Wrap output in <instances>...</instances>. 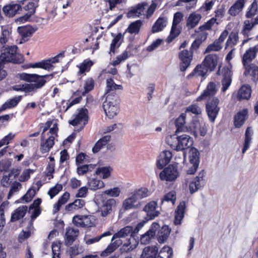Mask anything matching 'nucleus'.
<instances>
[{"instance_id":"24","label":"nucleus","mask_w":258,"mask_h":258,"mask_svg":"<svg viewBox=\"0 0 258 258\" xmlns=\"http://www.w3.org/2000/svg\"><path fill=\"white\" fill-rule=\"evenodd\" d=\"M156 203L152 201L147 204L144 208V211L146 212L149 219H153L158 216L159 212L156 210Z\"/></svg>"},{"instance_id":"9","label":"nucleus","mask_w":258,"mask_h":258,"mask_svg":"<svg viewBox=\"0 0 258 258\" xmlns=\"http://www.w3.org/2000/svg\"><path fill=\"white\" fill-rule=\"evenodd\" d=\"M205 172L202 170L198 175L189 183V189L190 194H192L202 189L205 184Z\"/></svg>"},{"instance_id":"47","label":"nucleus","mask_w":258,"mask_h":258,"mask_svg":"<svg viewBox=\"0 0 258 258\" xmlns=\"http://www.w3.org/2000/svg\"><path fill=\"white\" fill-rule=\"evenodd\" d=\"M70 194L68 192H66L62 195L58 200L57 203L54 205L53 207L54 213L57 212L59 210L60 207L68 202Z\"/></svg>"},{"instance_id":"39","label":"nucleus","mask_w":258,"mask_h":258,"mask_svg":"<svg viewBox=\"0 0 258 258\" xmlns=\"http://www.w3.org/2000/svg\"><path fill=\"white\" fill-rule=\"evenodd\" d=\"M171 230L167 225L163 226L159 231L158 234V240L159 243H162L166 241L170 233Z\"/></svg>"},{"instance_id":"48","label":"nucleus","mask_w":258,"mask_h":258,"mask_svg":"<svg viewBox=\"0 0 258 258\" xmlns=\"http://www.w3.org/2000/svg\"><path fill=\"white\" fill-rule=\"evenodd\" d=\"M167 20L165 18H159L152 27L153 33L161 31L166 26Z\"/></svg>"},{"instance_id":"12","label":"nucleus","mask_w":258,"mask_h":258,"mask_svg":"<svg viewBox=\"0 0 258 258\" xmlns=\"http://www.w3.org/2000/svg\"><path fill=\"white\" fill-rule=\"evenodd\" d=\"M18 47L16 45L11 46L5 49L0 55V67L5 62H11L14 60L17 53Z\"/></svg>"},{"instance_id":"29","label":"nucleus","mask_w":258,"mask_h":258,"mask_svg":"<svg viewBox=\"0 0 258 258\" xmlns=\"http://www.w3.org/2000/svg\"><path fill=\"white\" fill-rule=\"evenodd\" d=\"M111 243L101 252V255L102 256H107L122 243V241L120 238L115 239L113 241L111 239Z\"/></svg>"},{"instance_id":"20","label":"nucleus","mask_w":258,"mask_h":258,"mask_svg":"<svg viewBox=\"0 0 258 258\" xmlns=\"http://www.w3.org/2000/svg\"><path fill=\"white\" fill-rule=\"evenodd\" d=\"M172 154L169 151H164L160 153L157 162V166L159 169H162L164 166L169 163L172 158Z\"/></svg>"},{"instance_id":"63","label":"nucleus","mask_w":258,"mask_h":258,"mask_svg":"<svg viewBox=\"0 0 258 258\" xmlns=\"http://www.w3.org/2000/svg\"><path fill=\"white\" fill-rule=\"evenodd\" d=\"M222 48V44H220L216 40L214 42L208 46L205 50V53H209L211 51H218L220 50Z\"/></svg>"},{"instance_id":"51","label":"nucleus","mask_w":258,"mask_h":258,"mask_svg":"<svg viewBox=\"0 0 258 258\" xmlns=\"http://www.w3.org/2000/svg\"><path fill=\"white\" fill-rule=\"evenodd\" d=\"M207 37V34L205 32H202L193 42L191 49L197 50L200 47L201 43L206 40Z\"/></svg>"},{"instance_id":"13","label":"nucleus","mask_w":258,"mask_h":258,"mask_svg":"<svg viewBox=\"0 0 258 258\" xmlns=\"http://www.w3.org/2000/svg\"><path fill=\"white\" fill-rule=\"evenodd\" d=\"M192 52L187 50H184L179 54V57L181 62L180 64V69L182 72L185 71L189 66L192 60Z\"/></svg>"},{"instance_id":"62","label":"nucleus","mask_w":258,"mask_h":258,"mask_svg":"<svg viewBox=\"0 0 258 258\" xmlns=\"http://www.w3.org/2000/svg\"><path fill=\"white\" fill-rule=\"evenodd\" d=\"M93 63L91 60H84L80 67V70L78 72L79 74H84L85 72H88Z\"/></svg>"},{"instance_id":"26","label":"nucleus","mask_w":258,"mask_h":258,"mask_svg":"<svg viewBox=\"0 0 258 258\" xmlns=\"http://www.w3.org/2000/svg\"><path fill=\"white\" fill-rule=\"evenodd\" d=\"M147 4L146 3H142L139 4L137 7L136 9L130 11L127 13V17H139L142 15H145L146 13V9L147 7Z\"/></svg>"},{"instance_id":"59","label":"nucleus","mask_w":258,"mask_h":258,"mask_svg":"<svg viewBox=\"0 0 258 258\" xmlns=\"http://www.w3.org/2000/svg\"><path fill=\"white\" fill-rule=\"evenodd\" d=\"M128 48H127L126 50L122 53L121 54L117 56L116 59L113 61L112 62V64L113 66H116L120 63L122 61L125 60L128 58L129 55L131 54L130 50H128Z\"/></svg>"},{"instance_id":"2","label":"nucleus","mask_w":258,"mask_h":258,"mask_svg":"<svg viewBox=\"0 0 258 258\" xmlns=\"http://www.w3.org/2000/svg\"><path fill=\"white\" fill-rule=\"evenodd\" d=\"M166 140L167 143L177 151H183L193 145L192 138L185 134L178 136L175 133L167 137Z\"/></svg>"},{"instance_id":"54","label":"nucleus","mask_w":258,"mask_h":258,"mask_svg":"<svg viewBox=\"0 0 258 258\" xmlns=\"http://www.w3.org/2000/svg\"><path fill=\"white\" fill-rule=\"evenodd\" d=\"M38 2L39 0H33L25 6V10L28 11L27 14L32 16L35 13L36 9L38 6Z\"/></svg>"},{"instance_id":"35","label":"nucleus","mask_w":258,"mask_h":258,"mask_svg":"<svg viewBox=\"0 0 258 258\" xmlns=\"http://www.w3.org/2000/svg\"><path fill=\"white\" fill-rule=\"evenodd\" d=\"M115 200L113 199L108 200L101 208V216L105 217L109 214L112 211V207L115 206Z\"/></svg>"},{"instance_id":"11","label":"nucleus","mask_w":258,"mask_h":258,"mask_svg":"<svg viewBox=\"0 0 258 258\" xmlns=\"http://www.w3.org/2000/svg\"><path fill=\"white\" fill-rule=\"evenodd\" d=\"M254 26L253 23L249 20H246L243 22L242 29L240 32L241 34L245 38L242 40V45H244L248 40L252 39L253 37L252 30Z\"/></svg>"},{"instance_id":"50","label":"nucleus","mask_w":258,"mask_h":258,"mask_svg":"<svg viewBox=\"0 0 258 258\" xmlns=\"http://www.w3.org/2000/svg\"><path fill=\"white\" fill-rule=\"evenodd\" d=\"M132 194L135 199L138 201L148 197L150 195L149 190L146 188H141L138 190H135Z\"/></svg>"},{"instance_id":"18","label":"nucleus","mask_w":258,"mask_h":258,"mask_svg":"<svg viewBox=\"0 0 258 258\" xmlns=\"http://www.w3.org/2000/svg\"><path fill=\"white\" fill-rule=\"evenodd\" d=\"M79 231L78 228L69 227L66 229L64 236V244L66 246L71 245L76 239L79 235Z\"/></svg>"},{"instance_id":"21","label":"nucleus","mask_w":258,"mask_h":258,"mask_svg":"<svg viewBox=\"0 0 258 258\" xmlns=\"http://www.w3.org/2000/svg\"><path fill=\"white\" fill-rule=\"evenodd\" d=\"M186 208L185 202H181L177 206L175 211L174 223L175 225L181 224V220L183 219Z\"/></svg>"},{"instance_id":"10","label":"nucleus","mask_w":258,"mask_h":258,"mask_svg":"<svg viewBox=\"0 0 258 258\" xmlns=\"http://www.w3.org/2000/svg\"><path fill=\"white\" fill-rule=\"evenodd\" d=\"M88 110L86 108H81L78 110V113L76 115L75 118L69 120L70 124L75 126L78 124L82 125L81 130L86 124L88 120Z\"/></svg>"},{"instance_id":"37","label":"nucleus","mask_w":258,"mask_h":258,"mask_svg":"<svg viewBox=\"0 0 258 258\" xmlns=\"http://www.w3.org/2000/svg\"><path fill=\"white\" fill-rule=\"evenodd\" d=\"M112 233L108 231L104 232L102 234L99 236H97L95 237L89 238L85 240V243L88 244H92L94 243L98 242L99 240L103 239V241H106L109 240V238H107V237L111 236Z\"/></svg>"},{"instance_id":"25","label":"nucleus","mask_w":258,"mask_h":258,"mask_svg":"<svg viewBox=\"0 0 258 258\" xmlns=\"http://www.w3.org/2000/svg\"><path fill=\"white\" fill-rule=\"evenodd\" d=\"M186 119V113H181L175 120L176 130V134L180 132H184L188 131V126L185 125Z\"/></svg>"},{"instance_id":"22","label":"nucleus","mask_w":258,"mask_h":258,"mask_svg":"<svg viewBox=\"0 0 258 258\" xmlns=\"http://www.w3.org/2000/svg\"><path fill=\"white\" fill-rule=\"evenodd\" d=\"M245 2L246 0H237L229 9L228 14L233 17L237 16L242 11Z\"/></svg>"},{"instance_id":"6","label":"nucleus","mask_w":258,"mask_h":258,"mask_svg":"<svg viewBox=\"0 0 258 258\" xmlns=\"http://www.w3.org/2000/svg\"><path fill=\"white\" fill-rule=\"evenodd\" d=\"M179 176L177 165H169L167 167L162 170L159 177L161 180L167 181H174Z\"/></svg>"},{"instance_id":"27","label":"nucleus","mask_w":258,"mask_h":258,"mask_svg":"<svg viewBox=\"0 0 258 258\" xmlns=\"http://www.w3.org/2000/svg\"><path fill=\"white\" fill-rule=\"evenodd\" d=\"M248 110L247 109H243L239 111L234 116V125L236 127H241L244 123L247 118Z\"/></svg>"},{"instance_id":"45","label":"nucleus","mask_w":258,"mask_h":258,"mask_svg":"<svg viewBox=\"0 0 258 258\" xmlns=\"http://www.w3.org/2000/svg\"><path fill=\"white\" fill-rule=\"evenodd\" d=\"M199 120H194L188 126V131L186 132H191L195 136L197 137L199 134V128L202 124Z\"/></svg>"},{"instance_id":"40","label":"nucleus","mask_w":258,"mask_h":258,"mask_svg":"<svg viewBox=\"0 0 258 258\" xmlns=\"http://www.w3.org/2000/svg\"><path fill=\"white\" fill-rule=\"evenodd\" d=\"M122 86L120 85L116 84L113 79H108L106 80V91L105 94L115 93L116 90H121Z\"/></svg>"},{"instance_id":"4","label":"nucleus","mask_w":258,"mask_h":258,"mask_svg":"<svg viewBox=\"0 0 258 258\" xmlns=\"http://www.w3.org/2000/svg\"><path fill=\"white\" fill-rule=\"evenodd\" d=\"M231 69L232 65L230 63L227 66L222 67L220 66L218 68L217 75L222 77L221 84L222 87L221 91L223 92H225L231 84L232 76Z\"/></svg>"},{"instance_id":"60","label":"nucleus","mask_w":258,"mask_h":258,"mask_svg":"<svg viewBox=\"0 0 258 258\" xmlns=\"http://www.w3.org/2000/svg\"><path fill=\"white\" fill-rule=\"evenodd\" d=\"M22 188V184L17 181L14 182L10 186V189L8 195V199H10L15 193L18 192Z\"/></svg>"},{"instance_id":"46","label":"nucleus","mask_w":258,"mask_h":258,"mask_svg":"<svg viewBox=\"0 0 258 258\" xmlns=\"http://www.w3.org/2000/svg\"><path fill=\"white\" fill-rule=\"evenodd\" d=\"M105 96L106 99L103 104L119 105V97L116 93L105 94Z\"/></svg>"},{"instance_id":"61","label":"nucleus","mask_w":258,"mask_h":258,"mask_svg":"<svg viewBox=\"0 0 258 258\" xmlns=\"http://www.w3.org/2000/svg\"><path fill=\"white\" fill-rule=\"evenodd\" d=\"M155 236L153 231L148 230L146 233L142 235L141 237V242L143 244H147L149 243L152 238Z\"/></svg>"},{"instance_id":"53","label":"nucleus","mask_w":258,"mask_h":258,"mask_svg":"<svg viewBox=\"0 0 258 258\" xmlns=\"http://www.w3.org/2000/svg\"><path fill=\"white\" fill-rule=\"evenodd\" d=\"M111 168L107 167H102L96 170V174L99 175L102 178H107L110 176Z\"/></svg>"},{"instance_id":"42","label":"nucleus","mask_w":258,"mask_h":258,"mask_svg":"<svg viewBox=\"0 0 258 258\" xmlns=\"http://www.w3.org/2000/svg\"><path fill=\"white\" fill-rule=\"evenodd\" d=\"M238 33L237 31H232L229 35L228 39L226 42L225 49L228 47H233L238 41Z\"/></svg>"},{"instance_id":"32","label":"nucleus","mask_w":258,"mask_h":258,"mask_svg":"<svg viewBox=\"0 0 258 258\" xmlns=\"http://www.w3.org/2000/svg\"><path fill=\"white\" fill-rule=\"evenodd\" d=\"M208 71L207 68L202 63V64L198 65L188 77L189 78L191 77L204 78L207 75Z\"/></svg>"},{"instance_id":"28","label":"nucleus","mask_w":258,"mask_h":258,"mask_svg":"<svg viewBox=\"0 0 258 258\" xmlns=\"http://www.w3.org/2000/svg\"><path fill=\"white\" fill-rule=\"evenodd\" d=\"M137 200L134 196L132 195L125 199L122 203V208L124 211H127L132 209H137L141 207V204H135Z\"/></svg>"},{"instance_id":"64","label":"nucleus","mask_w":258,"mask_h":258,"mask_svg":"<svg viewBox=\"0 0 258 258\" xmlns=\"http://www.w3.org/2000/svg\"><path fill=\"white\" fill-rule=\"evenodd\" d=\"M51 249L53 256L52 258H60V243L59 242H54L52 243Z\"/></svg>"},{"instance_id":"16","label":"nucleus","mask_w":258,"mask_h":258,"mask_svg":"<svg viewBox=\"0 0 258 258\" xmlns=\"http://www.w3.org/2000/svg\"><path fill=\"white\" fill-rule=\"evenodd\" d=\"M258 52V44L254 46L250 47L246 50L242 57V63L243 66H246L255 58Z\"/></svg>"},{"instance_id":"5","label":"nucleus","mask_w":258,"mask_h":258,"mask_svg":"<svg viewBox=\"0 0 258 258\" xmlns=\"http://www.w3.org/2000/svg\"><path fill=\"white\" fill-rule=\"evenodd\" d=\"M64 53V52H62L51 58L43 60L34 63H30L28 64V68H41L47 71L51 70L54 68L52 64L58 62V58L63 57Z\"/></svg>"},{"instance_id":"43","label":"nucleus","mask_w":258,"mask_h":258,"mask_svg":"<svg viewBox=\"0 0 258 258\" xmlns=\"http://www.w3.org/2000/svg\"><path fill=\"white\" fill-rule=\"evenodd\" d=\"M22 96L15 97L13 99H10L6 101L2 106V110H4L7 109L11 108L16 106L21 101Z\"/></svg>"},{"instance_id":"34","label":"nucleus","mask_w":258,"mask_h":258,"mask_svg":"<svg viewBox=\"0 0 258 258\" xmlns=\"http://www.w3.org/2000/svg\"><path fill=\"white\" fill-rule=\"evenodd\" d=\"M201 15L199 14L193 13L189 15L187 21H186V27L188 29H191L196 27L198 25L199 21L201 19Z\"/></svg>"},{"instance_id":"44","label":"nucleus","mask_w":258,"mask_h":258,"mask_svg":"<svg viewBox=\"0 0 258 258\" xmlns=\"http://www.w3.org/2000/svg\"><path fill=\"white\" fill-rule=\"evenodd\" d=\"M252 135V131L250 127L246 128L245 133V139L243 148L242 150V153L244 154L246 151L249 148V145L251 141V136Z\"/></svg>"},{"instance_id":"19","label":"nucleus","mask_w":258,"mask_h":258,"mask_svg":"<svg viewBox=\"0 0 258 258\" xmlns=\"http://www.w3.org/2000/svg\"><path fill=\"white\" fill-rule=\"evenodd\" d=\"M217 55L210 54L205 57L202 63L210 72H213L217 66Z\"/></svg>"},{"instance_id":"57","label":"nucleus","mask_w":258,"mask_h":258,"mask_svg":"<svg viewBox=\"0 0 258 258\" xmlns=\"http://www.w3.org/2000/svg\"><path fill=\"white\" fill-rule=\"evenodd\" d=\"M128 48H127L126 50L122 53L121 54L117 56L116 59L113 61L112 62V64L113 66H116L120 63L122 61L125 60L128 58L129 55L131 54L130 50H128Z\"/></svg>"},{"instance_id":"56","label":"nucleus","mask_w":258,"mask_h":258,"mask_svg":"<svg viewBox=\"0 0 258 258\" xmlns=\"http://www.w3.org/2000/svg\"><path fill=\"white\" fill-rule=\"evenodd\" d=\"M141 24L142 22L140 20H137L136 22H133L129 25L126 31L131 34H137L139 32Z\"/></svg>"},{"instance_id":"38","label":"nucleus","mask_w":258,"mask_h":258,"mask_svg":"<svg viewBox=\"0 0 258 258\" xmlns=\"http://www.w3.org/2000/svg\"><path fill=\"white\" fill-rule=\"evenodd\" d=\"M54 137L51 136L45 142H41L40 151L42 153L44 154L49 151L54 145Z\"/></svg>"},{"instance_id":"1","label":"nucleus","mask_w":258,"mask_h":258,"mask_svg":"<svg viewBox=\"0 0 258 258\" xmlns=\"http://www.w3.org/2000/svg\"><path fill=\"white\" fill-rule=\"evenodd\" d=\"M143 226L141 223H139L135 228L130 226H126L115 233L112 237V240L113 241L117 238H124L130 235L131 237L128 241L124 244V246L128 247L127 250H133L138 245V242L135 238V234L139 231Z\"/></svg>"},{"instance_id":"49","label":"nucleus","mask_w":258,"mask_h":258,"mask_svg":"<svg viewBox=\"0 0 258 258\" xmlns=\"http://www.w3.org/2000/svg\"><path fill=\"white\" fill-rule=\"evenodd\" d=\"M88 185L91 190H95L104 186L103 182L96 178H92L88 181Z\"/></svg>"},{"instance_id":"41","label":"nucleus","mask_w":258,"mask_h":258,"mask_svg":"<svg viewBox=\"0 0 258 258\" xmlns=\"http://www.w3.org/2000/svg\"><path fill=\"white\" fill-rule=\"evenodd\" d=\"M111 138L110 136L106 135L101 138L98 142L95 144L94 147L92 149V151L94 153L98 152L101 149L110 141Z\"/></svg>"},{"instance_id":"52","label":"nucleus","mask_w":258,"mask_h":258,"mask_svg":"<svg viewBox=\"0 0 258 258\" xmlns=\"http://www.w3.org/2000/svg\"><path fill=\"white\" fill-rule=\"evenodd\" d=\"M181 32V27L178 25H172L169 36L167 38L168 42H171L174 38L177 37Z\"/></svg>"},{"instance_id":"36","label":"nucleus","mask_w":258,"mask_h":258,"mask_svg":"<svg viewBox=\"0 0 258 258\" xmlns=\"http://www.w3.org/2000/svg\"><path fill=\"white\" fill-rule=\"evenodd\" d=\"M251 95V88L249 85H243L238 92L237 99L239 100L242 99H248Z\"/></svg>"},{"instance_id":"31","label":"nucleus","mask_w":258,"mask_h":258,"mask_svg":"<svg viewBox=\"0 0 258 258\" xmlns=\"http://www.w3.org/2000/svg\"><path fill=\"white\" fill-rule=\"evenodd\" d=\"M245 71L244 75H249L252 77V80L254 82L258 80V67L254 64H247L246 66H244Z\"/></svg>"},{"instance_id":"55","label":"nucleus","mask_w":258,"mask_h":258,"mask_svg":"<svg viewBox=\"0 0 258 258\" xmlns=\"http://www.w3.org/2000/svg\"><path fill=\"white\" fill-rule=\"evenodd\" d=\"M173 251L169 246L163 247L160 251L158 258H171Z\"/></svg>"},{"instance_id":"33","label":"nucleus","mask_w":258,"mask_h":258,"mask_svg":"<svg viewBox=\"0 0 258 258\" xmlns=\"http://www.w3.org/2000/svg\"><path fill=\"white\" fill-rule=\"evenodd\" d=\"M28 208L26 206L19 207L16 209L12 213L11 218V221L16 222L22 218L26 214Z\"/></svg>"},{"instance_id":"14","label":"nucleus","mask_w":258,"mask_h":258,"mask_svg":"<svg viewBox=\"0 0 258 258\" xmlns=\"http://www.w3.org/2000/svg\"><path fill=\"white\" fill-rule=\"evenodd\" d=\"M216 85L213 82L208 83L206 89L204 91L202 94L197 98V101H200L203 100H206L208 97L213 96L217 92Z\"/></svg>"},{"instance_id":"30","label":"nucleus","mask_w":258,"mask_h":258,"mask_svg":"<svg viewBox=\"0 0 258 258\" xmlns=\"http://www.w3.org/2000/svg\"><path fill=\"white\" fill-rule=\"evenodd\" d=\"M103 107L106 115L110 118L114 117L119 112L118 105L103 104Z\"/></svg>"},{"instance_id":"8","label":"nucleus","mask_w":258,"mask_h":258,"mask_svg":"<svg viewBox=\"0 0 258 258\" xmlns=\"http://www.w3.org/2000/svg\"><path fill=\"white\" fill-rule=\"evenodd\" d=\"M199 155V152L195 148H192L189 150V159L191 166L187 170L188 174H193L196 172L200 162Z\"/></svg>"},{"instance_id":"23","label":"nucleus","mask_w":258,"mask_h":258,"mask_svg":"<svg viewBox=\"0 0 258 258\" xmlns=\"http://www.w3.org/2000/svg\"><path fill=\"white\" fill-rule=\"evenodd\" d=\"M158 252L156 246H147L143 249L140 258H156Z\"/></svg>"},{"instance_id":"3","label":"nucleus","mask_w":258,"mask_h":258,"mask_svg":"<svg viewBox=\"0 0 258 258\" xmlns=\"http://www.w3.org/2000/svg\"><path fill=\"white\" fill-rule=\"evenodd\" d=\"M53 74L46 75H39L35 74H27L25 73L18 74V77L21 80L25 81L27 82L34 83H33L37 89L41 88L46 81V79L52 77Z\"/></svg>"},{"instance_id":"15","label":"nucleus","mask_w":258,"mask_h":258,"mask_svg":"<svg viewBox=\"0 0 258 258\" xmlns=\"http://www.w3.org/2000/svg\"><path fill=\"white\" fill-rule=\"evenodd\" d=\"M2 10L6 17L11 18L21 11L22 7L18 4L11 3L4 6Z\"/></svg>"},{"instance_id":"7","label":"nucleus","mask_w":258,"mask_h":258,"mask_svg":"<svg viewBox=\"0 0 258 258\" xmlns=\"http://www.w3.org/2000/svg\"><path fill=\"white\" fill-rule=\"evenodd\" d=\"M219 100L217 97H213L209 100L206 104V111L209 118L211 122H214L220 110L218 106Z\"/></svg>"},{"instance_id":"17","label":"nucleus","mask_w":258,"mask_h":258,"mask_svg":"<svg viewBox=\"0 0 258 258\" xmlns=\"http://www.w3.org/2000/svg\"><path fill=\"white\" fill-rule=\"evenodd\" d=\"M35 31V30L29 25L19 27L18 28V32L22 37L20 43L27 41Z\"/></svg>"},{"instance_id":"58","label":"nucleus","mask_w":258,"mask_h":258,"mask_svg":"<svg viewBox=\"0 0 258 258\" xmlns=\"http://www.w3.org/2000/svg\"><path fill=\"white\" fill-rule=\"evenodd\" d=\"M128 48H127L126 50L122 53L121 54L117 56L116 59L113 61L112 62V64L113 66H116L120 63L122 61L125 60L128 58L129 55L131 54L130 50H128Z\"/></svg>"}]
</instances>
